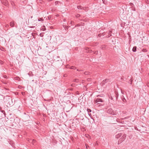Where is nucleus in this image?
Wrapping results in <instances>:
<instances>
[{"label": "nucleus", "instance_id": "f03ea898", "mask_svg": "<svg viewBox=\"0 0 149 149\" xmlns=\"http://www.w3.org/2000/svg\"><path fill=\"white\" fill-rule=\"evenodd\" d=\"M107 113L112 115H116L117 114L116 112L113 110L111 108L108 107L107 108Z\"/></svg>", "mask_w": 149, "mask_h": 149}, {"label": "nucleus", "instance_id": "c85d7f7f", "mask_svg": "<svg viewBox=\"0 0 149 149\" xmlns=\"http://www.w3.org/2000/svg\"><path fill=\"white\" fill-rule=\"evenodd\" d=\"M40 1V3H42V1H40H40Z\"/></svg>", "mask_w": 149, "mask_h": 149}, {"label": "nucleus", "instance_id": "9b49d317", "mask_svg": "<svg viewBox=\"0 0 149 149\" xmlns=\"http://www.w3.org/2000/svg\"><path fill=\"white\" fill-rule=\"evenodd\" d=\"M122 99L123 101L124 102H125L126 101V99H125V98L123 96H122Z\"/></svg>", "mask_w": 149, "mask_h": 149}, {"label": "nucleus", "instance_id": "2f4dec72", "mask_svg": "<svg viewBox=\"0 0 149 149\" xmlns=\"http://www.w3.org/2000/svg\"><path fill=\"white\" fill-rule=\"evenodd\" d=\"M130 84H132V81H131V83H130Z\"/></svg>", "mask_w": 149, "mask_h": 149}, {"label": "nucleus", "instance_id": "7c9ffc66", "mask_svg": "<svg viewBox=\"0 0 149 149\" xmlns=\"http://www.w3.org/2000/svg\"><path fill=\"white\" fill-rule=\"evenodd\" d=\"M98 36L99 37H100L101 36L100 34H98Z\"/></svg>", "mask_w": 149, "mask_h": 149}, {"label": "nucleus", "instance_id": "c9c22d12", "mask_svg": "<svg viewBox=\"0 0 149 149\" xmlns=\"http://www.w3.org/2000/svg\"><path fill=\"white\" fill-rule=\"evenodd\" d=\"M121 93H122V94H123V92L122 91H121Z\"/></svg>", "mask_w": 149, "mask_h": 149}, {"label": "nucleus", "instance_id": "a19ab883", "mask_svg": "<svg viewBox=\"0 0 149 149\" xmlns=\"http://www.w3.org/2000/svg\"><path fill=\"white\" fill-rule=\"evenodd\" d=\"M72 23V21L71 22V24Z\"/></svg>", "mask_w": 149, "mask_h": 149}, {"label": "nucleus", "instance_id": "412c9836", "mask_svg": "<svg viewBox=\"0 0 149 149\" xmlns=\"http://www.w3.org/2000/svg\"><path fill=\"white\" fill-rule=\"evenodd\" d=\"M145 2L147 3L148 4L149 3V1L148 0H145Z\"/></svg>", "mask_w": 149, "mask_h": 149}, {"label": "nucleus", "instance_id": "58836bf2", "mask_svg": "<svg viewBox=\"0 0 149 149\" xmlns=\"http://www.w3.org/2000/svg\"><path fill=\"white\" fill-rule=\"evenodd\" d=\"M5 84H6V83H4Z\"/></svg>", "mask_w": 149, "mask_h": 149}, {"label": "nucleus", "instance_id": "6e6552de", "mask_svg": "<svg viewBox=\"0 0 149 149\" xmlns=\"http://www.w3.org/2000/svg\"><path fill=\"white\" fill-rule=\"evenodd\" d=\"M10 26L12 27H14L15 26V23L14 22L12 21L10 22Z\"/></svg>", "mask_w": 149, "mask_h": 149}, {"label": "nucleus", "instance_id": "f8f14e48", "mask_svg": "<svg viewBox=\"0 0 149 149\" xmlns=\"http://www.w3.org/2000/svg\"><path fill=\"white\" fill-rule=\"evenodd\" d=\"M38 20L39 21L42 22L44 21V19L41 18H38Z\"/></svg>", "mask_w": 149, "mask_h": 149}, {"label": "nucleus", "instance_id": "473e14b6", "mask_svg": "<svg viewBox=\"0 0 149 149\" xmlns=\"http://www.w3.org/2000/svg\"><path fill=\"white\" fill-rule=\"evenodd\" d=\"M30 27L31 28H33L34 27V26H33H33H32V27Z\"/></svg>", "mask_w": 149, "mask_h": 149}, {"label": "nucleus", "instance_id": "1a4fd4ad", "mask_svg": "<svg viewBox=\"0 0 149 149\" xmlns=\"http://www.w3.org/2000/svg\"><path fill=\"white\" fill-rule=\"evenodd\" d=\"M136 47L134 46L133 47L132 49V51L133 52H136Z\"/></svg>", "mask_w": 149, "mask_h": 149}, {"label": "nucleus", "instance_id": "423d86ee", "mask_svg": "<svg viewBox=\"0 0 149 149\" xmlns=\"http://www.w3.org/2000/svg\"><path fill=\"white\" fill-rule=\"evenodd\" d=\"M87 111L88 112V114L90 116L91 118H92L91 117V113H90V112H91V110L90 109H87Z\"/></svg>", "mask_w": 149, "mask_h": 149}, {"label": "nucleus", "instance_id": "393cba45", "mask_svg": "<svg viewBox=\"0 0 149 149\" xmlns=\"http://www.w3.org/2000/svg\"><path fill=\"white\" fill-rule=\"evenodd\" d=\"M80 26V25L79 24H77L75 26V27H76L78 26Z\"/></svg>", "mask_w": 149, "mask_h": 149}, {"label": "nucleus", "instance_id": "e433bc0d", "mask_svg": "<svg viewBox=\"0 0 149 149\" xmlns=\"http://www.w3.org/2000/svg\"><path fill=\"white\" fill-rule=\"evenodd\" d=\"M110 36H108V37H110Z\"/></svg>", "mask_w": 149, "mask_h": 149}, {"label": "nucleus", "instance_id": "f704fd0d", "mask_svg": "<svg viewBox=\"0 0 149 149\" xmlns=\"http://www.w3.org/2000/svg\"><path fill=\"white\" fill-rule=\"evenodd\" d=\"M90 79H88V81H89V80H90Z\"/></svg>", "mask_w": 149, "mask_h": 149}, {"label": "nucleus", "instance_id": "39448f33", "mask_svg": "<svg viewBox=\"0 0 149 149\" xmlns=\"http://www.w3.org/2000/svg\"><path fill=\"white\" fill-rule=\"evenodd\" d=\"M111 81L109 79H106L104 80L101 83V85L103 86L106 83L108 82H110Z\"/></svg>", "mask_w": 149, "mask_h": 149}, {"label": "nucleus", "instance_id": "a211bd4d", "mask_svg": "<svg viewBox=\"0 0 149 149\" xmlns=\"http://www.w3.org/2000/svg\"><path fill=\"white\" fill-rule=\"evenodd\" d=\"M142 52H147V50H146V49H142Z\"/></svg>", "mask_w": 149, "mask_h": 149}, {"label": "nucleus", "instance_id": "4be33fe9", "mask_svg": "<svg viewBox=\"0 0 149 149\" xmlns=\"http://www.w3.org/2000/svg\"><path fill=\"white\" fill-rule=\"evenodd\" d=\"M51 18V16H49L48 17V19H50Z\"/></svg>", "mask_w": 149, "mask_h": 149}, {"label": "nucleus", "instance_id": "ddd939ff", "mask_svg": "<svg viewBox=\"0 0 149 149\" xmlns=\"http://www.w3.org/2000/svg\"><path fill=\"white\" fill-rule=\"evenodd\" d=\"M73 81L74 82H78L79 81V80L78 79H74L73 80Z\"/></svg>", "mask_w": 149, "mask_h": 149}, {"label": "nucleus", "instance_id": "dca6fc26", "mask_svg": "<svg viewBox=\"0 0 149 149\" xmlns=\"http://www.w3.org/2000/svg\"><path fill=\"white\" fill-rule=\"evenodd\" d=\"M80 16V15L79 14H77L76 15V17L77 18H78Z\"/></svg>", "mask_w": 149, "mask_h": 149}, {"label": "nucleus", "instance_id": "aec40b11", "mask_svg": "<svg viewBox=\"0 0 149 149\" xmlns=\"http://www.w3.org/2000/svg\"><path fill=\"white\" fill-rule=\"evenodd\" d=\"M36 142V140H35L34 139H33V140H32V142L33 143H34Z\"/></svg>", "mask_w": 149, "mask_h": 149}, {"label": "nucleus", "instance_id": "20e7f679", "mask_svg": "<svg viewBox=\"0 0 149 149\" xmlns=\"http://www.w3.org/2000/svg\"><path fill=\"white\" fill-rule=\"evenodd\" d=\"M104 102L103 100L100 98H97L94 101V103H97V104H100V102Z\"/></svg>", "mask_w": 149, "mask_h": 149}, {"label": "nucleus", "instance_id": "9d476101", "mask_svg": "<svg viewBox=\"0 0 149 149\" xmlns=\"http://www.w3.org/2000/svg\"><path fill=\"white\" fill-rule=\"evenodd\" d=\"M77 8L79 9L82 10L83 9V7L81 6H77Z\"/></svg>", "mask_w": 149, "mask_h": 149}, {"label": "nucleus", "instance_id": "c756f323", "mask_svg": "<svg viewBox=\"0 0 149 149\" xmlns=\"http://www.w3.org/2000/svg\"><path fill=\"white\" fill-rule=\"evenodd\" d=\"M9 26V25H8V24H7L6 26V27H7L8 26Z\"/></svg>", "mask_w": 149, "mask_h": 149}, {"label": "nucleus", "instance_id": "5701e85b", "mask_svg": "<svg viewBox=\"0 0 149 149\" xmlns=\"http://www.w3.org/2000/svg\"><path fill=\"white\" fill-rule=\"evenodd\" d=\"M43 27H44V28H43L42 29V30L43 31H45V29H46L45 26H44Z\"/></svg>", "mask_w": 149, "mask_h": 149}, {"label": "nucleus", "instance_id": "f3484780", "mask_svg": "<svg viewBox=\"0 0 149 149\" xmlns=\"http://www.w3.org/2000/svg\"><path fill=\"white\" fill-rule=\"evenodd\" d=\"M70 69H75V67L73 66H72L70 68Z\"/></svg>", "mask_w": 149, "mask_h": 149}, {"label": "nucleus", "instance_id": "f257e3e1", "mask_svg": "<svg viewBox=\"0 0 149 149\" xmlns=\"http://www.w3.org/2000/svg\"><path fill=\"white\" fill-rule=\"evenodd\" d=\"M118 95L119 94L118 92H115L113 96L111 95L109 97V98L110 100H113V101H116L118 99Z\"/></svg>", "mask_w": 149, "mask_h": 149}, {"label": "nucleus", "instance_id": "bb28decb", "mask_svg": "<svg viewBox=\"0 0 149 149\" xmlns=\"http://www.w3.org/2000/svg\"><path fill=\"white\" fill-rule=\"evenodd\" d=\"M68 28V26H66V27H65V29H67Z\"/></svg>", "mask_w": 149, "mask_h": 149}, {"label": "nucleus", "instance_id": "72a5a7b5", "mask_svg": "<svg viewBox=\"0 0 149 149\" xmlns=\"http://www.w3.org/2000/svg\"><path fill=\"white\" fill-rule=\"evenodd\" d=\"M109 33H111V31H109Z\"/></svg>", "mask_w": 149, "mask_h": 149}, {"label": "nucleus", "instance_id": "b1692460", "mask_svg": "<svg viewBox=\"0 0 149 149\" xmlns=\"http://www.w3.org/2000/svg\"><path fill=\"white\" fill-rule=\"evenodd\" d=\"M101 48L102 49H105V46H102V47Z\"/></svg>", "mask_w": 149, "mask_h": 149}, {"label": "nucleus", "instance_id": "7ed1b4c3", "mask_svg": "<svg viewBox=\"0 0 149 149\" xmlns=\"http://www.w3.org/2000/svg\"><path fill=\"white\" fill-rule=\"evenodd\" d=\"M126 134H124L119 139L118 141V144L120 143H121L126 138Z\"/></svg>", "mask_w": 149, "mask_h": 149}, {"label": "nucleus", "instance_id": "a878e982", "mask_svg": "<svg viewBox=\"0 0 149 149\" xmlns=\"http://www.w3.org/2000/svg\"><path fill=\"white\" fill-rule=\"evenodd\" d=\"M86 145V148L87 149H88V147L89 146H88V145Z\"/></svg>", "mask_w": 149, "mask_h": 149}, {"label": "nucleus", "instance_id": "cd10ccee", "mask_svg": "<svg viewBox=\"0 0 149 149\" xmlns=\"http://www.w3.org/2000/svg\"><path fill=\"white\" fill-rule=\"evenodd\" d=\"M71 86H72L73 87V86H74V84H72L71 85Z\"/></svg>", "mask_w": 149, "mask_h": 149}, {"label": "nucleus", "instance_id": "0eeeda50", "mask_svg": "<svg viewBox=\"0 0 149 149\" xmlns=\"http://www.w3.org/2000/svg\"><path fill=\"white\" fill-rule=\"evenodd\" d=\"M122 135V134L121 133H118L116 136V138L117 139H118Z\"/></svg>", "mask_w": 149, "mask_h": 149}, {"label": "nucleus", "instance_id": "ea45409f", "mask_svg": "<svg viewBox=\"0 0 149 149\" xmlns=\"http://www.w3.org/2000/svg\"><path fill=\"white\" fill-rule=\"evenodd\" d=\"M64 21H65V19H64Z\"/></svg>", "mask_w": 149, "mask_h": 149}, {"label": "nucleus", "instance_id": "6ab92c4d", "mask_svg": "<svg viewBox=\"0 0 149 149\" xmlns=\"http://www.w3.org/2000/svg\"><path fill=\"white\" fill-rule=\"evenodd\" d=\"M59 3H60L59 1H56L55 2V4L56 5L57 4H58Z\"/></svg>", "mask_w": 149, "mask_h": 149}, {"label": "nucleus", "instance_id": "4468645a", "mask_svg": "<svg viewBox=\"0 0 149 149\" xmlns=\"http://www.w3.org/2000/svg\"><path fill=\"white\" fill-rule=\"evenodd\" d=\"M90 74V72H84V74L85 75H88Z\"/></svg>", "mask_w": 149, "mask_h": 149}, {"label": "nucleus", "instance_id": "2eb2a0df", "mask_svg": "<svg viewBox=\"0 0 149 149\" xmlns=\"http://www.w3.org/2000/svg\"><path fill=\"white\" fill-rule=\"evenodd\" d=\"M2 113H3V114L5 116V112L4 111V110H2L1 111Z\"/></svg>", "mask_w": 149, "mask_h": 149}, {"label": "nucleus", "instance_id": "79ce46f5", "mask_svg": "<svg viewBox=\"0 0 149 149\" xmlns=\"http://www.w3.org/2000/svg\"><path fill=\"white\" fill-rule=\"evenodd\" d=\"M88 52H90L89 51H88Z\"/></svg>", "mask_w": 149, "mask_h": 149}, {"label": "nucleus", "instance_id": "4c0bfd02", "mask_svg": "<svg viewBox=\"0 0 149 149\" xmlns=\"http://www.w3.org/2000/svg\"><path fill=\"white\" fill-rule=\"evenodd\" d=\"M99 96V95H97V97H98V96Z\"/></svg>", "mask_w": 149, "mask_h": 149}]
</instances>
